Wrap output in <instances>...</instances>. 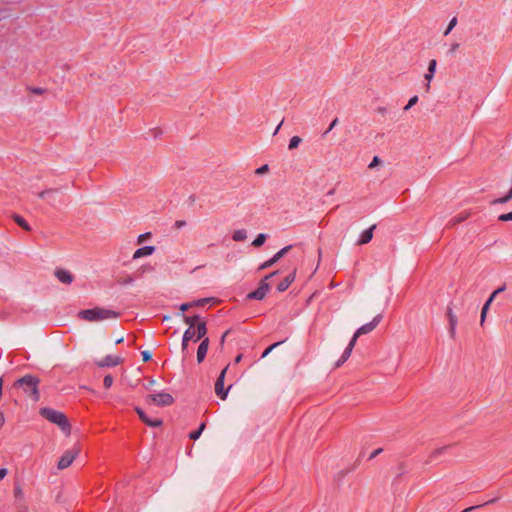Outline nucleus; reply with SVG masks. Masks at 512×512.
<instances>
[{"mask_svg":"<svg viewBox=\"0 0 512 512\" xmlns=\"http://www.w3.org/2000/svg\"><path fill=\"white\" fill-rule=\"evenodd\" d=\"M504 291V287H500L498 288L497 290H495L491 295L490 297L488 298V300L485 302L483 308H482V311H481V315H480V324L481 326L484 325L485 323V320H486V315H487V312L488 310L490 309V305L492 304L493 300L495 299L496 295L500 292Z\"/></svg>","mask_w":512,"mask_h":512,"instance_id":"9b49d317","label":"nucleus"},{"mask_svg":"<svg viewBox=\"0 0 512 512\" xmlns=\"http://www.w3.org/2000/svg\"><path fill=\"white\" fill-rule=\"evenodd\" d=\"M15 222L25 230H30L28 223L20 216L14 217Z\"/></svg>","mask_w":512,"mask_h":512,"instance_id":"a878e982","label":"nucleus"},{"mask_svg":"<svg viewBox=\"0 0 512 512\" xmlns=\"http://www.w3.org/2000/svg\"><path fill=\"white\" fill-rule=\"evenodd\" d=\"M112 383H113V378L110 375H107L103 381L104 386L106 388H109V387H111Z\"/></svg>","mask_w":512,"mask_h":512,"instance_id":"473e14b6","label":"nucleus"},{"mask_svg":"<svg viewBox=\"0 0 512 512\" xmlns=\"http://www.w3.org/2000/svg\"><path fill=\"white\" fill-rule=\"evenodd\" d=\"M336 123H337V119H335V120L331 123V125H330V128H329V129L331 130V129L336 125Z\"/></svg>","mask_w":512,"mask_h":512,"instance_id":"de8ad7c7","label":"nucleus"},{"mask_svg":"<svg viewBox=\"0 0 512 512\" xmlns=\"http://www.w3.org/2000/svg\"><path fill=\"white\" fill-rule=\"evenodd\" d=\"M247 238V232L244 229L235 230L232 234V239L237 242L244 241Z\"/></svg>","mask_w":512,"mask_h":512,"instance_id":"4be33fe9","label":"nucleus"},{"mask_svg":"<svg viewBox=\"0 0 512 512\" xmlns=\"http://www.w3.org/2000/svg\"><path fill=\"white\" fill-rule=\"evenodd\" d=\"M37 195L39 198L47 201L49 204H54L57 201L58 190L46 189L44 191L39 192Z\"/></svg>","mask_w":512,"mask_h":512,"instance_id":"ddd939ff","label":"nucleus"},{"mask_svg":"<svg viewBox=\"0 0 512 512\" xmlns=\"http://www.w3.org/2000/svg\"><path fill=\"white\" fill-rule=\"evenodd\" d=\"M208 347H209V339L205 338V339H203V341L201 342V344L199 345L198 350H197V360L199 363L204 360V358L207 354V351H208Z\"/></svg>","mask_w":512,"mask_h":512,"instance_id":"f3484780","label":"nucleus"},{"mask_svg":"<svg viewBox=\"0 0 512 512\" xmlns=\"http://www.w3.org/2000/svg\"><path fill=\"white\" fill-rule=\"evenodd\" d=\"M268 171H269L268 165H263V166L259 167L258 169H256V174L263 175V174H266Z\"/></svg>","mask_w":512,"mask_h":512,"instance_id":"2f4dec72","label":"nucleus"},{"mask_svg":"<svg viewBox=\"0 0 512 512\" xmlns=\"http://www.w3.org/2000/svg\"><path fill=\"white\" fill-rule=\"evenodd\" d=\"M131 282H132V279H127V280L125 281V283H127V284H128V283H131Z\"/></svg>","mask_w":512,"mask_h":512,"instance_id":"603ef678","label":"nucleus"},{"mask_svg":"<svg viewBox=\"0 0 512 512\" xmlns=\"http://www.w3.org/2000/svg\"><path fill=\"white\" fill-rule=\"evenodd\" d=\"M277 344H273L271 346H269L262 354V357H266L271 351L272 349L276 346Z\"/></svg>","mask_w":512,"mask_h":512,"instance_id":"58836bf2","label":"nucleus"},{"mask_svg":"<svg viewBox=\"0 0 512 512\" xmlns=\"http://www.w3.org/2000/svg\"><path fill=\"white\" fill-rule=\"evenodd\" d=\"M142 357H143V361L147 362L151 359V355L149 352L147 351H143L142 352Z\"/></svg>","mask_w":512,"mask_h":512,"instance_id":"4c0bfd02","label":"nucleus"},{"mask_svg":"<svg viewBox=\"0 0 512 512\" xmlns=\"http://www.w3.org/2000/svg\"><path fill=\"white\" fill-rule=\"evenodd\" d=\"M241 358H242V356H241V355H238V356L236 357V359H235V362H236V363H239V362L241 361Z\"/></svg>","mask_w":512,"mask_h":512,"instance_id":"09e8293b","label":"nucleus"},{"mask_svg":"<svg viewBox=\"0 0 512 512\" xmlns=\"http://www.w3.org/2000/svg\"><path fill=\"white\" fill-rule=\"evenodd\" d=\"M210 302L216 303L217 301L213 298H203V299H199L196 301H192L190 303L193 304V308H194V307L204 306L205 304L210 303Z\"/></svg>","mask_w":512,"mask_h":512,"instance_id":"b1692460","label":"nucleus"},{"mask_svg":"<svg viewBox=\"0 0 512 512\" xmlns=\"http://www.w3.org/2000/svg\"><path fill=\"white\" fill-rule=\"evenodd\" d=\"M183 320L189 326L188 329L197 327V339H201L206 335V323L204 321H200V317L198 315L192 317L183 316Z\"/></svg>","mask_w":512,"mask_h":512,"instance_id":"20e7f679","label":"nucleus"},{"mask_svg":"<svg viewBox=\"0 0 512 512\" xmlns=\"http://www.w3.org/2000/svg\"><path fill=\"white\" fill-rule=\"evenodd\" d=\"M266 238V235L261 233L255 238V240L252 242V245L254 247H260L265 243Z\"/></svg>","mask_w":512,"mask_h":512,"instance_id":"393cba45","label":"nucleus"},{"mask_svg":"<svg viewBox=\"0 0 512 512\" xmlns=\"http://www.w3.org/2000/svg\"><path fill=\"white\" fill-rule=\"evenodd\" d=\"M79 453L80 448L78 446H73L72 448L66 450L58 461V469L63 470L68 468L79 455Z\"/></svg>","mask_w":512,"mask_h":512,"instance_id":"39448f33","label":"nucleus"},{"mask_svg":"<svg viewBox=\"0 0 512 512\" xmlns=\"http://www.w3.org/2000/svg\"><path fill=\"white\" fill-rule=\"evenodd\" d=\"M15 387L22 388L26 394L32 397L35 401L39 399L38 393V379L31 376L26 375L23 378L17 380L14 383Z\"/></svg>","mask_w":512,"mask_h":512,"instance_id":"7ed1b4c3","label":"nucleus"},{"mask_svg":"<svg viewBox=\"0 0 512 512\" xmlns=\"http://www.w3.org/2000/svg\"><path fill=\"white\" fill-rule=\"evenodd\" d=\"M4 421H5L4 414L2 412H0V428L3 426Z\"/></svg>","mask_w":512,"mask_h":512,"instance_id":"37998d69","label":"nucleus"},{"mask_svg":"<svg viewBox=\"0 0 512 512\" xmlns=\"http://www.w3.org/2000/svg\"><path fill=\"white\" fill-rule=\"evenodd\" d=\"M417 101H418V97H417V96H413V97L409 100L408 104L405 106V108H404V109H405V110L410 109L412 106H414V105L417 103Z\"/></svg>","mask_w":512,"mask_h":512,"instance_id":"7c9ffc66","label":"nucleus"},{"mask_svg":"<svg viewBox=\"0 0 512 512\" xmlns=\"http://www.w3.org/2000/svg\"><path fill=\"white\" fill-rule=\"evenodd\" d=\"M122 341H123V337L118 338V339L116 340V343H117V344H119V343H121Z\"/></svg>","mask_w":512,"mask_h":512,"instance_id":"3c124183","label":"nucleus"},{"mask_svg":"<svg viewBox=\"0 0 512 512\" xmlns=\"http://www.w3.org/2000/svg\"><path fill=\"white\" fill-rule=\"evenodd\" d=\"M154 246H143L136 249L132 255V260H139L144 257H149L155 252Z\"/></svg>","mask_w":512,"mask_h":512,"instance_id":"f8f14e48","label":"nucleus"},{"mask_svg":"<svg viewBox=\"0 0 512 512\" xmlns=\"http://www.w3.org/2000/svg\"><path fill=\"white\" fill-rule=\"evenodd\" d=\"M191 308H193V304H191L190 302H188V303H183V304H181V305H180V307H179L180 311H182V312H185V311H187V310H189V309H191Z\"/></svg>","mask_w":512,"mask_h":512,"instance_id":"c9c22d12","label":"nucleus"},{"mask_svg":"<svg viewBox=\"0 0 512 512\" xmlns=\"http://www.w3.org/2000/svg\"><path fill=\"white\" fill-rule=\"evenodd\" d=\"M55 277L64 284H70L74 280L72 273L65 269H57L55 271Z\"/></svg>","mask_w":512,"mask_h":512,"instance_id":"dca6fc26","label":"nucleus"},{"mask_svg":"<svg viewBox=\"0 0 512 512\" xmlns=\"http://www.w3.org/2000/svg\"><path fill=\"white\" fill-rule=\"evenodd\" d=\"M135 411L137 412L139 418L148 426L157 427V426H160L162 424V421L160 419H150L145 414V412L141 408H139V407H136Z\"/></svg>","mask_w":512,"mask_h":512,"instance_id":"2eb2a0df","label":"nucleus"},{"mask_svg":"<svg viewBox=\"0 0 512 512\" xmlns=\"http://www.w3.org/2000/svg\"><path fill=\"white\" fill-rule=\"evenodd\" d=\"M295 279V274H291L285 277L277 286L279 292L285 291Z\"/></svg>","mask_w":512,"mask_h":512,"instance_id":"6ab92c4d","label":"nucleus"},{"mask_svg":"<svg viewBox=\"0 0 512 512\" xmlns=\"http://www.w3.org/2000/svg\"><path fill=\"white\" fill-rule=\"evenodd\" d=\"M276 274V272L274 273H271L267 276H265L259 283V287L251 292L250 294L247 295V298L249 299H257V300H262L265 295L267 294V292L269 291L270 289V285L268 284L267 280L274 276Z\"/></svg>","mask_w":512,"mask_h":512,"instance_id":"423d86ee","label":"nucleus"},{"mask_svg":"<svg viewBox=\"0 0 512 512\" xmlns=\"http://www.w3.org/2000/svg\"><path fill=\"white\" fill-rule=\"evenodd\" d=\"M381 452V449H378V450H375L372 455H371V458L377 456L379 453Z\"/></svg>","mask_w":512,"mask_h":512,"instance_id":"a18cd8bd","label":"nucleus"},{"mask_svg":"<svg viewBox=\"0 0 512 512\" xmlns=\"http://www.w3.org/2000/svg\"><path fill=\"white\" fill-rule=\"evenodd\" d=\"M379 164H380V159L376 156V157L373 158V160L369 164V168L372 169V168L376 167Z\"/></svg>","mask_w":512,"mask_h":512,"instance_id":"e433bc0d","label":"nucleus"},{"mask_svg":"<svg viewBox=\"0 0 512 512\" xmlns=\"http://www.w3.org/2000/svg\"><path fill=\"white\" fill-rule=\"evenodd\" d=\"M351 352H352V348H351V347H347V348L345 349V351H344L343 355H342V359H341V361H340L337 365L339 366V365H340V363L345 362V361L349 358V356H350Z\"/></svg>","mask_w":512,"mask_h":512,"instance_id":"c85d7f7f","label":"nucleus"},{"mask_svg":"<svg viewBox=\"0 0 512 512\" xmlns=\"http://www.w3.org/2000/svg\"><path fill=\"white\" fill-rule=\"evenodd\" d=\"M380 321H381V315L375 316L371 322L361 326L360 328H358L356 330V332H355L356 337H360L361 335L368 334V333L372 332L376 328V326L378 325V323Z\"/></svg>","mask_w":512,"mask_h":512,"instance_id":"9d476101","label":"nucleus"},{"mask_svg":"<svg viewBox=\"0 0 512 512\" xmlns=\"http://www.w3.org/2000/svg\"><path fill=\"white\" fill-rule=\"evenodd\" d=\"M500 221H512V211L507 214H502L499 216Z\"/></svg>","mask_w":512,"mask_h":512,"instance_id":"72a5a7b5","label":"nucleus"},{"mask_svg":"<svg viewBox=\"0 0 512 512\" xmlns=\"http://www.w3.org/2000/svg\"><path fill=\"white\" fill-rule=\"evenodd\" d=\"M194 338L192 329H187L183 335L182 350L185 351L188 347V342Z\"/></svg>","mask_w":512,"mask_h":512,"instance_id":"412c9836","label":"nucleus"},{"mask_svg":"<svg viewBox=\"0 0 512 512\" xmlns=\"http://www.w3.org/2000/svg\"><path fill=\"white\" fill-rule=\"evenodd\" d=\"M7 473H8L7 469H4V468L0 469V481L2 479H4V477L7 475Z\"/></svg>","mask_w":512,"mask_h":512,"instance_id":"a19ab883","label":"nucleus"},{"mask_svg":"<svg viewBox=\"0 0 512 512\" xmlns=\"http://www.w3.org/2000/svg\"><path fill=\"white\" fill-rule=\"evenodd\" d=\"M226 371H227V367L221 372L220 376L218 377V379L215 383V393L222 400L226 399L228 390L230 389V386H229L227 390H224V378H225Z\"/></svg>","mask_w":512,"mask_h":512,"instance_id":"6e6552de","label":"nucleus"},{"mask_svg":"<svg viewBox=\"0 0 512 512\" xmlns=\"http://www.w3.org/2000/svg\"><path fill=\"white\" fill-rule=\"evenodd\" d=\"M79 318L89 321V322H99L107 319H114L117 318V313L104 309V308H94V309H87L82 310L78 314Z\"/></svg>","mask_w":512,"mask_h":512,"instance_id":"f03ea898","label":"nucleus"},{"mask_svg":"<svg viewBox=\"0 0 512 512\" xmlns=\"http://www.w3.org/2000/svg\"><path fill=\"white\" fill-rule=\"evenodd\" d=\"M448 316H449V320H450L451 330H453L454 326L456 324V317L452 314L451 310L448 312Z\"/></svg>","mask_w":512,"mask_h":512,"instance_id":"f704fd0d","label":"nucleus"},{"mask_svg":"<svg viewBox=\"0 0 512 512\" xmlns=\"http://www.w3.org/2000/svg\"><path fill=\"white\" fill-rule=\"evenodd\" d=\"M204 428H205V424H202V425L200 426L199 430L194 431V432H192V433L190 434V438H191V439H193V440L198 439V438L200 437V435H201L202 431L204 430Z\"/></svg>","mask_w":512,"mask_h":512,"instance_id":"cd10ccee","label":"nucleus"},{"mask_svg":"<svg viewBox=\"0 0 512 512\" xmlns=\"http://www.w3.org/2000/svg\"><path fill=\"white\" fill-rule=\"evenodd\" d=\"M374 228H375V226H372L369 229H367L361 233L360 238L358 240L359 245L367 244L368 242L371 241V239L373 238V229Z\"/></svg>","mask_w":512,"mask_h":512,"instance_id":"a211bd4d","label":"nucleus"},{"mask_svg":"<svg viewBox=\"0 0 512 512\" xmlns=\"http://www.w3.org/2000/svg\"><path fill=\"white\" fill-rule=\"evenodd\" d=\"M507 201H509L508 198L503 196L502 198L495 200L494 203H505Z\"/></svg>","mask_w":512,"mask_h":512,"instance_id":"79ce46f5","label":"nucleus"},{"mask_svg":"<svg viewBox=\"0 0 512 512\" xmlns=\"http://www.w3.org/2000/svg\"><path fill=\"white\" fill-rule=\"evenodd\" d=\"M39 413L48 421L56 424L63 433L70 435L71 425L68 418L63 413L47 407L41 408Z\"/></svg>","mask_w":512,"mask_h":512,"instance_id":"f257e3e1","label":"nucleus"},{"mask_svg":"<svg viewBox=\"0 0 512 512\" xmlns=\"http://www.w3.org/2000/svg\"><path fill=\"white\" fill-rule=\"evenodd\" d=\"M357 339H358V337H356V333H354V335H353V337H352V339H351V341H350V343H349L348 347H351V348L353 349V347L355 346V343H356Z\"/></svg>","mask_w":512,"mask_h":512,"instance_id":"ea45409f","label":"nucleus"},{"mask_svg":"<svg viewBox=\"0 0 512 512\" xmlns=\"http://www.w3.org/2000/svg\"><path fill=\"white\" fill-rule=\"evenodd\" d=\"M291 249V246H286L282 248L280 251H278L271 259L265 261L259 266V270L267 269L271 266H273L276 262H278L284 255L288 253V251Z\"/></svg>","mask_w":512,"mask_h":512,"instance_id":"1a4fd4ad","label":"nucleus"},{"mask_svg":"<svg viewBox=\"0 0 512 512\" xmlns=\"http://www.w3.org/2000/svg\"><path fill=\"white\" fill-rule=\"evenodd\" d=\"M301 142V138L298 137V136H293L291 139H290V142H289V149L290 150H293L295 148L298 147V145L300 144Z\"/></svg>","mask_w":512,"mask_h":512,"instance_id":"bb28decb","label":"nucleus"},{"mask_svg":"<svg viewBox=\"0 0 512 512\" xmlns=\"http://www.w3.org/2000/svg\"><path fill=\"white\" fill-rule=\"evenodd\" d=\"M148 403H152L158 406H168L173 403V397L168 393H158L149 395L147 397Z\"/></svg>","mask_w":512,"mask_h":512,"instance_id":"0eeeda50","label":"nucleus"},{"mask_svg":"<svg viewBox=\"0 0 512 512\" xmlns=\"http://www.w3.org/2000/svg\"><path fill=\"white\" fill-rule=\"evenodd\" d=\"M457 47H458V44H454V45L452 46V48H451V51L456 50V48H457Z\"/></svg>","mask_w":512,"mask_h":512,"instance_id":"8fccbe9b","label":"nucleus"},{"mask_svg":"<svg viewBox=\"0 0 512 512\" xmlns=\"http://www.w3.org/2000/svg\"><path fill=\"white\" fill-rule=\"evenodd\" d=\"M456 24H457V18L454 17L449 22V25H448L447 29L445 30V32H451L454 29V27L456 26Z\"/></svg>","mask_w":512,"mask_h":512,"instance_id":"c756f323","label":"nucleus"},{"mask_svg":"<svg viewBox=\"0 0 512 512\" xmlns=\"http://www.w3.org/2000/svg\"><path fill=\"white\" fill-rule=\"evenodd\" d=\"M436 60H431L429 62L428 66V72L425 74L424 78L427 82H430L434 76L435 70H436ZM427 89H429V83H427Z\"/></svg>","mask_w":512,"mask_h":512,"instance_id":"aec40b11","label":"nucleus"},{"mask_svg":"<svg viewBox=\"0 0 512 512\" xmlns=\"http://www.w3.org/2000/svg\"><path fill=\"white\" fill-rule=\"evenodd\" d=\"M152 238V233L146 232L143 234L138 235L136 238V245H143L144 243L148 242Z\"/></svg>","mask_w":512,"mask_h":512,"instance_id":"5701e85b","label":"nucleus"},{"mask_svg":"<svg viewBox=\"0 0 512 512\" xmlns=\"http://www.w3.org/2000/svg\"><path fill=\"white\" fill-rule=\"evenodd\" d=\"M122 362V359L120 356L116 355H108L105 358L99 360L97 362V365L100 367H112L120 364Z\"/></svg>","mask_w":512,"mask_h":512,"instance_id":"4468645a","label":"nucleus"},{"mask_svg":"<svg viewBox=\"0 0 512 512\" xmlns=\"http://www.w3.org/2000/svg\"><path fill=\"white\" fill-rule=\"evenodd\" d=\"M175 225H176L177 228H181V227H183L185 225V221H177L175 223Z\"/></svg>","mask_w":512,"mask_h":512,"instance_id":"c03bdc74","label":"nucleus"},{"mask_svg":"<svg viewBox=\"0 0 512 512\" xmlns=\"http://www.w3.org/2000/svg\"><path fill=\"white\" fill-rule=\"evenodd\" d=\"M192 331L194 332L195 341H197V328H192Z\"/></svg>","mask_w":512,"mask_h":512,"instance_id":"49530a36","label":"nucleus"}]
</instances>
